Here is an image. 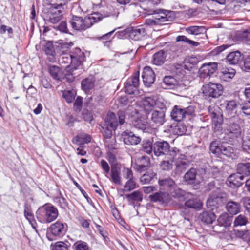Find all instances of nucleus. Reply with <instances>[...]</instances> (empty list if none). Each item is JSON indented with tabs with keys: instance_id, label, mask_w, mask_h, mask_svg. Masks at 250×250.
<instances>
[{
	"instance_id": "nucleus-9",
	"label": "nucleus",
	"mask_w": 250,
	"mask_h": 250,
	"mask_svg": "<svg viewBox=\"0 0 250 250\" xmlns=\"http://www.w3.org/2000/svg\"><path fill=\"white\" fill-rule=\"evenodd\" d=\"M223 90V86L220 83L211 82L204 85L202 87L203 95L206 99L219 97L222 94Z\"/></svg>"
},
{
	"instance_id": "nucleus-44",
	"label": "nucleus",
	"mask_w": 250,
	"mask_h": 250,
	"mask_svg": "<svg viewBox=\"0 0 250 250\" xmlns=\"http://www.w3.org/2000/svg\"><path fill=\"white\" fill-rule=\"evenodd\" d=\"M185 207L188 208L193 209H200L202 207V203L197 199H190L185 202Z\"/></svg>"
},
{
	"instance_id": "nucleus-39",
	"label": "nucleus",
	"mask_w": 250,
	"mask_h": 250,
	"mask_svg": "<svg viewBox=\"0 0 250 250\" xmlns=\"http://www.w3.org/2000/svg\"><path fill=\"white\" fill-rule=\"evenodd\" d=\"M165 52L161 50L153 55L152 62L155 65H161L165 62Z\"/></svg>"
},
{
	"instance_id": "nucleus-58",
	"label": "nucleus",
	"mask_w": 250,
	"mask_h": 250,
	"mask_svg": "<svg viewBox=\"0 0 250 250\" xmlns=\"http://www.w3.org/2000/svg\"><path fill=\"white\" fill-rule=\"evenodd\" d=\"M52 250H68V245L63 242H57L52 246Z\"/></svg>"
},
{
	"instance_id": "nucleus-25",
	"label": "nucleus",
	"mask_w": 250,
	"mask_h": 250,
	"mask_svg": "<svg viewBox=\"0 0 250 250\" xmlns=\"http://www.w3.org/2000/svg\"><path fill=\"white\" fill-rule=\"evenodd\" d=\"M244 55L239 51H236L229 53L226 57L228 62L232 65L237 64L242 61Z\"/></svg>"
},
{
	"instance_id": "nucleus-63",
	"label": "nucleus",
	"mask_w": 250,
	"mask_h": 250,
	"mask_svg": "<svg viewBox=\"0 0 250 250\" xmlns=\"http://www.w3.org/2000/svg\"><path fill=\"white\" fill-rule=\"evenodd\" d=\"M175 129L178 135H182L186 133L187 127L183 123H179L176 126Z\"/></svg>"
},
{
	"instance_id": "nucleus-6",
	"label": "nucleus",
	"mask_w": 250,
	"mask_h": 250,
	"mask_svg": "<svg viewBox=\"0 0 250 250\" xmlns=\"http://www.w3.org/2000/svg\"><path fill=\"white\" fill-rule=\"evenodd\" d=\"M117 126L118 122L115 114L113 112L108 113L101 130L104 137L107 139L111 138L113 130H115Z\"/></svg>"
},
{
	"instance_id": "nucleus-45",
	"label": "nucleus",
	"mask_w": 250,
	"mask_h": 250,
	"mask_svg": "<svg viewBox=\"0 0 250 250\" xmlns=\"http://www.w3.org/2000/svg\"><path fill=\"white\" fill-rule=\"evenodd\" d=\"M158 183L160 188H162L164 190L168 191V189L175 184L174 181L170 178L159 180Z\"/></svg>"
},
{
	"instance_id": "nucleus-14",
	"label": "nucleus",
	"mask_w": 250,
	"mask_h": 250,
	"mask_svg": "<svg viewBox=\"0 0 250 250\" xmlns=\"http://www.w3.org/2000/svg\"><path fill=\"white\" fill-rule=\"evenodd\" d=\"M137 116L134 117L132 121V125L136 128L146 131L149 128L148 122V116L146 114H142L137 112Z\"/></svg>"
},
{
	"instance_id": "nucleus-22",
	"label": "nucleus",
	"mask_w": 250,
	"mask_h": 250,
	"mask_svg": "<svg viewBox=\"0 0 250 250\" xmlns=\"http://www.w3.org/2000/svg\"><path fill=\"white\" fill-rule=\"evenodd\" d=\"M127 31L128 32V38L134 41H138L141 39L143 36L144 29L130 27L127 28Z\"/></svg>"
},
{
	"instance_id": "nucleus-52",
	"label": "nucleus",
	"mask_w": 250,
	"mask_h": 250,
	"mask_svg": "<svg viewBox=\"0 0 250 250\" xmlns=\"http://www.w3.org/2000/svg\"><path fill=\"white\" fill-rule=\"evenodd\" d=\"M185 118L190 119L191 117L195 115V107L192 105H189L186 108H183Z\"/></svg>"
},
{
	"instance_id": "nucleus-26",
	"label": "nucleus",
	"mask_w": 250,
	"mask_h": 250,
	"mask_svg": "<svg viewBox=\"0 0 250 250\" xmlns=\"http://www.w3.org/2000/svg\"><path fill=\"white\" fill-rule=\"evenodd\" d=\"M163 86L165 89H174L179 85V81L172 76H165L163 79Z\"/></svg>"
},
{
	"instance_id": "nucleus-47",
	"label": "nucleus",
	"mask_w": 250,
	"mask_h": 250,
	"mask_svg": "<svg viewBox=\"0 0 250 250\" xmlns=\"http://www.w3.org/2000/svg\"><path fill=\"white\" fill-rule=\"evenodd\" d=\"M156 174L153 171H147L140 177V182L142 184H147L150 183Z\"/></svg>"
},
{
	"instance_id": "nucleus-36",
	"label": "nucleus",
	"mask_w": 250,
	"mask_h": 250,
	"mask_svg": "<svg viewBox=\"0 0 250 250\" xmlns=\"http://www.w3.org/2000/svg\"><path fill=\"white\" fill-rule=\"evenodd\" d=\"M241 205L239 203L234 201H229L226 205L227 211L231 215L238 213L240 210Z\"/></svg>"
},
{
	"instance_id": "nucleus-20",
	"label": "nucleus",
	"mask_w": 250,
	"mask_h": 250,
	"mask_svg": "<svg viewBox=\"0 0 250 250\" xmlns=\"http://www.w3.org/2000/svg\"><path fill=\"white\" fill-rule=\"evenodd\" d=\"M244 176L238 172L230 175L227 180V184L231 188H239L243 184Z\"/></svg>"
},
{
	"instance_id": "nucleus-61",
	"label": "nucleus",
	"mask_w": 250,
	"mask_h": 250,
	"mask_svg": "<svg viewBox=\"0 0 250 250\" xmlns=\"http://www.w3.org/2000/svg\"><path fill=\"white\" fill-rule=\"evenodd\" d=\"M247 222L248 221L246 218L242 215H240L235 218L234 223L235 226H238L245 225Z\"/></svg>"
},
{
	"instance_id": "nucleus-51",
	"label": "nucleus",
	"mask_w": 250,
	"mask_h": 250,
	"mask_svg": "<svg viewBox=\"0 0 250 250\" xmlns=\"http://www.w3.org/2000/svg\"><path fill=\"white\" fill-rule=\"evenodd\" d=\"M177 42H183L188 43L190 46H198L200 43L198 42L191 40L184 35L178 36L176 38Z\"/></svg>"
},
{
	"instance_id": "nucleus-4",
	"label": "nucleus",
	"mask_w": 250,
	"mask_h": 250,
	"mask_svg": "<svg viewBox=\"0 0 250 250\" xmlns=\"http://www.w3.org/2000/svg\"><path fill=\"white\" fill-rule=\"evenodd\" d=\"M240 133L241 127L238 123V117L234 116L225 120L223 133L234 139L237 138L240 135Z\"/></svg>"
},
{
	"instance_id": "nucleus-55",
	"label": "nucleus",
	"mask_w": 250,
	"mask_h": 250,
	"mask_svg": "<svg viewBox=\"0 0 250 250\" xmlns=\"http://www.w3.org/2000/svg\"><path fill=\"white\" fill-rule=\"evenodd\" d=\"M62 97L68 103H71L75 98V95L73 92L71 90L63 91Z\"/></svg>"
},
{
	"instance_id": "nucleus-28",
	"label": "nucleus",
	"mask_w": 250,
	"mask_h": 250,
	"mask_svg": "<svg viewBox=\"0 0 250 250\" xmlns=\"http://www.w3.org/2000/svg\"><path fill=\"white\" fill-rule=\"evenodd\" d=\"M153 146H154V142L153 143V139H145L142 141L141 147L140 150L148 154H150L154 151Z\"/></svg>"
},
{
	"instance_id": "nucleus-64",
	"label": "nucleus",
	"mask_w": 250,
	"mask_h": 250,
	"mask_svg": "<svg viewBox=\"0 0 250 250\" xmlns=\"http://www.w3.org/2000/svg\"><path fill=\"white\" fill-rule=\"evenodd\" d=\"M241 110L246 116H250V101L241 105Z\"/></svg>"
},
{
	"instance_id": "nucleus-29",
	"label": "nucleus",
	"mask_w": 250,
	"mask_h": 250,
	"mask_svg": "<svg viewBox=\"0 0 250 250\" xmlns=\"http://www.w3.org/2000/svg\"><path fill=\"white\" fill-rule=\"evenodd\" d=\"M170 116L171 118L177 122H181L185 119L183 108L180 106L175 105L172 109Z\"/></svg>"
},
{
	"instance_id": "nucleus-1",
	"label": "nucleus",
	"mask_w": 250,
	"mask_h": 250,
	"mask_svg": "<svg viewBox=\"0 0 250 250\" xmlns=\"http://www.w3.org/2000/svg\"><path fill=\"white\" fill-rule=\"evenodd\" d=\"M153 153L157 157L165 156V159L175 160L179 150L176 147L170 148L168 142L159 140L154 142Z\"/></svg>"
},
{
	"instance_id": "nucleus-62",
	"label": "nucleus",
	"mask_w": 250,
	"mask_h": 250,
	"mask_svg": "<svg viewBox=\"0 0 250 250\" xmlns=\"http://www.w3.org/2000/svg\"><path fill=\"white\" fill-rule=\"evenodd\" d=\"M83 98L78 96L73 104V108L75 111H81L83 107Z\"/></svg>"
},
{
	"instance_id": "nucleus-56",
	"label": "nucleus",
	"mask_w": 250,
	"mask_h": 250,
	"mask_svg": "<svg viewBox=\"0 0 250 250\" xmlns=\"http://www.w3.org/2000/svg\"><path fill=\"white\" fill-rule=\"evenodd\" d=\"M82 116L85 121L91 122L93 120V114L87 108H84L82 112Z\"/></svg>"
},
{
	"instance_id": "nucleus-57",
	"label": "nucleus",
	"mask_w": 250,
	"mask_h": 250,
	"mask_svg": "<svg viewBox=\"0 0 250 250\" xmlns=\"http://www.w3.org/2000/svg\"><path fill=\"white\" fill-rule=\"evenodd\" d=\"M221 151V154L225 155L227 157H230L231 154L234 152V149L231 146H226L223 144Z\"/></svg>"
},
{
	"instance_id": "nucleus-27",
	"label": "nucleus",
	"mask_w": 250,
	"mask_h": 250,
	"mask_svg": "<svg viewBox=\"0 0 250 250\" xmlns=\"http://www.w3.org/2000/svg\"><path fill=\"white\" fill-rule=\"evenodd\" d=\"M120 169L116 165H112L111 167L110 177L112 182L117 185L122 184Z\"/></svg>"
},
{
	"instance_id": "nucleus-30",
	"label": "nucleus",
	"mask_w": 250,
	"mask_h": 250,
	"mask_svg": "<svg viewBox=\"0 0 250 250\" xmlns=\"http://www.w3.org/2000/svg\"><path fill=\"white\" fill-rule=\"evenodd\" d=\"M181 156L180 158H178L175 164V171L176 173L179 174L185 171L189 166L188 163L186 159H184V160H182V159H183L184 157H185V156L181 155Z\"/></svg>"
},
{
	"instance_id": "nucleus-37",
	"label": "nucleus",
	"mask_w": 250,
	"mask_h": 250,
	"mask_svg": "<svg viewBox=\"0 0 250 250\" xmlns=\"http://www.w3.org/2000/svg\"><path fill=\"white\" fill-rule=\"evenodd\" d=\"M223 144L220 141L215 140L211 142L209 146V150L213 154L216 155H220L221 154L222 147H223Z\"/></svg>"
},
{
	"instance_id": "nucleus-5",
	"label": "nucleus",
	"mask_w": 250,
	"mask_h": 250,
	"mask_svg": "<svg viewBox=\"0 0 250 250\" xmlns=\"http://www.w3.org/2000/svg\"><path fill=\"white\" fill-rule=\"evenodd\" d=\"M227 201L226 193L217 189L213 191L209 195L207 201V206L210 207V209L214 210L224 205Z\"/></svg>"
},
{
	"instance_id": "nucleus-24",
	"label": "nucleus",
	"mask_w": 250,
	"mask_h": 250,
	"mask_svg": "<svg viewBox=\"0 0 250 250\" xmlns=\"http://www.w3.org/2000/svg\"><path fill=\"white\" fill-rule=\"evenodd\" d=\"M151 120L156 125H163L165 122V112L154 109L151 114Z\"/></svg>"
},
{
	"instance_id": "nucleus-3",
	"label": "nucleus",
	"mask_w": 250,
	"mask_h": 250,
	"mask_svg": "<svg viewBox=\"0 0 250 250\" xmlns=\"http://www.w3.org/2000/svg\"><path fill=\"white\" fill-rule=\"evenodd\" d=\"M208 110L212 120L213 131L217 135L223 134L224 122L221 108L217 105H210Z\"/></svg>"
},
{
	"instance_id": "nucleus-54",
	"label": "nucleus",
	"mask_w": 250,
	"mask_h": 250,
	"mask_svg": "<svg viewBox=\"0 0 250 250\" xmlns=\"http://www.w3.org/2000/svg\"><path fill=\"white\" fill-rule=\"evenodd\" d=\"M166 159V160L162 161L160 164V167L163 170H169L172 168V164L171 163L173 162L174 160Z\"/></svg>"
},
{
	"instance_id": "nucleus-46",
	"label": "nucleus",
	"mask_w": 250,
	"mask_h": 250,
	"mask_svg": "<svg viewBox=\"0 0 250 250\" xmlns=\"http://www.w3.org/2000/svg\"><path fill=\"white\" fill-rule=\"evenodd\" d=\"M54 200L58 204V205L62 209L66 210L69 209L68 203L66 200L63 196L62 194L60 191L59 195L54 198Z\"/></svg>"
},
{
	"instance_id": "nucleus-48",
	"label": "nucleus",
	"mask_w": 250,
	"mask_h": 250,
	"mask_svg": "<svg viewBox=\"0 0 250 250\" xmlns=\"http://www.w3.org/2000/svg\"><path fill=\"white\" fill-rule=\"evenodd\" d=\"M138 188V186L134 179H129L125 183L124 186V189H122V191L123 192L125 191L130 192Z\"/></svg>"
},
{
	"instance_id": "nucleus-33",
	"label": "nucleus",
	"mask_w": 250,
	"mask_h": 250,
	"mask_svg": "<svg viewBox=\"0 0 250 250\" xmlns=\"http://www.w3.org/2000/svg\"><path fill=\"white\" fill-rule=\"evenodd\" d=\"M201 221L206 224H212L216 219L215 214L211 211H204L199 215Z\"/></svg>"
},
{
	"instance_id": "nucleus-32",
	"label": "nucleus",
	"mask_w": 250,
	"mask_h": 250,
	"mask_svg": "<svg viewBox=\"0 0 250 250\" xmlns=\"http://www.w3.org/2000/svg\"><path fill=\"white\" fill-rule=\"evenodd\" d=\"M91 137L87 134L77 135L73 138L72 142L74 144L78 145H84L91 142Z\"/></svg>"
},
{
	"instance_id": "nucleus-34",
	"label": "nucleus",
	"mask_w": 250,
	"mask_h": 250,
	"mask_svg": "<svg viewBox=\"0 0 250 250\" xmlns=\"http://www.w3.org/2000/svg\"><path fill=\"white\" fill-rule=\"evenodd\" d=\"M48 71L54 80L61 81L62 69L60 67L56 65H49Z\"/></svg>"
},
{
	"instance_id": "nucleus-7",
	"label": "nucleus",
	"mask_w": 250,
	"mask_h": 250,
	"mask_svg": "<svg viewBox=\"0 0 250 250\" xmlns=\"http://www.w3.org/2000/svg\"><path fill=\"white\" fill-rule=\"evenodd\" d=\"M67 225L61 221H57L51 225L46 233V237L50 241H53L56 237L60 238L65 233Z\"/></svg>"
},
{
	"instance_id": "nucleus-53",
	"label": "nucleus",
	"mask_w": 250,
	"mask_h": 250,
	"mask_svg": "<svg viewBox=\"0 0 250 250\" xmlns=\"http://www.w3.org/2000/svg\"><path fill=\"white\" fill-rule=\"evenodd\" d=\"M74 247L75 250H90L87 243L83 241H77L74 244Z\"/></svg>"
},
{
	"instance_id": "nucleus-17",
	"label": "nucleus",
	"mask_w": 250,
	"mask_h": 250,
	"mask_svg": "<svg viewBox=\"0 0 250 250\" xmlns=\"http://www.w3.org/2000/svg\"><path fill=\"white\" fill-rule=\"evenodd\" d=\"M142 78L144 85L150 87L155 81V74L149 66H145L143 70Z\"/></svg>"
},
{
	"instance_id": "nucleus-59",
	"label": "nucleus",
	"mask_w": 250,
	"mask_h": 250,
	"mask_svg": "<svg viewBox=\"0 0 250 250\" xmlns=\"http://www.w3.org/2000/svg\"><path fill=\"white\" fill-rule=\"evenodd\" d=\"M72 67L70 65H68L66 67V69L67 72V73H66L65 75V78L66 79L67 81L69 82H72L75 80V76H73V72L75 70H71Z\"/></svg>"
},
{
	"instance_id": "nucleus-19",
	"label": "nucleus",
	"mask_w": 250,
	"mask_h": 250,
	"mask_svg": "<svg viewBox=\"0 0 250 250\" xmlns=\"http://www.w3.org/2000/svg\"><path fill=\"white\" fill-rule=\"evenodd\" d=\"M217 69V63L216 62H210L204 63L199 70V75L201 78H205L210 76L214 73Z\"/></svg>"
},
{
	"instance_id": "nucleus-23",
	"label": "nucleus",
	"mask_w": 250,
	"mask_h": 250,
	"mask_svg": "<svg viewBox=\"0 0 250 250\" xmlns=\"http://www.w3.org/2000/svg\"><path fill=\"white\" fill-rule=\"evenodd\" d=\"M156 104L155 100L150 97H145L141 101V106L146 112L145 114H149L150 112L154 110Z\"/></svg>"
},
{
	"instance_id": "nucleus-40",
	"label": "nucleus",
	"mask_w": 250,
	"mask_h": 250,
	"mask_svg": "<svg viewBox=\"0 0 250 250\" xmlns=\"http://www.w3.org/2000/svg\"><path fill=\"white\" fill-rule=\"evenodd\" d=\"M125 197L128 202L137 201L142 202L143 199V195L139 190H136L133 192L125 195Z\"/></svg>"
},
{
	"instance_id": "nucleus-38",
	"label": "nucleus",
	"mask_w": 250,
	"mask_h": 250,
	"mask_svg": "<svg viewBox=\"0 0 250 250\" xmlns=\"http://www.w3.org/2000/svg\"><path fill=\"white\" fill-rule=\"evenodd\" d=\"M237 171L244 177L250 175V163H240L237 166Z\"/></svg>"
},
{
	"instance_id": "nucleus-10",
	"label": "nucleus",
	"mask_w": 250,
	"mask_h": 250,
	"mask_svg": "<svg viewBox=\"0 0 250 250\" xmlns=\"http://www.w3.org/2000/svg\"><path fill=\"white\" fill-rule=\"evenodd\" d=\"M63 11L64 7L59 8L57 5L49 3L48 7L44 8L43 12L46 14V18L49 21L54 24L61 20Z\"/></svg>"
},
{
	"instance_id": "nucleus-42",
	"label": "nucleus",
	"mask_w": 250,
	"mask_h": 250,
	"mask_svg": "<svg viewBox=\"0 0 250 250\" xmlns=\"http://www.w3.org/2000/svg\"><path fill=\"white\" fill-rule=\"evenodd\" d=\"M231 219L227 213H223L217 219V223L221 226L227 227L230 226L231 222Z\"/></svg>"
},
{
	"instance_id": "nucleus-31",
	"label": "nucleus",
	"mask_w": 250,
	"mask_h": 250,
	"mask_svg": "<svg viewBox=\"0 0 250 250\" xmlns=\"http://www.w3.org/2000/svg\"><path fill=\"white\" fill-rule=\"evenodd\" d=\"M95 79L93 77L85 78L81 82L82 89L86 93H88L94 87Z\"/></svg>"
},
{
	"instance_id": "nucleus-35",
	"label": "nucleus",
	"mask_w": 250,
	"mask_h": 250,
	"mask_svg": "<svg viewBox=\"0 0 250 250\" xmlns=\"http://www.w3.org/2000/svg\"><path fill=\"white\" fill-rule=\"evenodd\" d=\"M197 170L194 168H190L184 175V181L188 184H193L195 183Z\"/></svg>"
},
{
	"instance_id": "nucleus-8",
	"label": "nucleus",
	"mask_w": 250,
	"mask_h": 250,
	"mask_svg": "<svg viewBox=\"0 0 250 250\" xmlns=\"http://www.w3.org/2000/svg\"><path fill=\"white\" fill-rule=\"evenodd\" d=\"M140 72L135 71L129 77L124 83L125 92L130 95H137L139 93Z\"/></svg>"
},
{
	"instance_id": "nucleus-43",
	"label": "nucleus",
	"mask_w": 250,
	"mask_h": 250,
	"mask_svg": "<svg viewBox=\"0 0 250 250\" xmlns=\"http://www.w3.org/2000/svg\"><path fill=\"white\" fill-rule=\"evenodd\" d=\"M221 78L225 81H229L232 79L236 73L235 70L233 68H225L221 72Z\"/></svg>"
},
{
	"instance_id": "nucleus-21",
	"label": "nucleus",
	"mask_w": 250,
	"mask_h": 250,
	"mask_svg": "<svg viewBox=\"0 0 250 250\" xmlns=\"http://www.w3.org/2000/svg\"><path fill=\"white\" fill-rule=\"evenodd\" d=\"M43 50L47 55L49 62H56V52L52 42L48 41L46 42L43 45Z\"/></svg>"
},
{
	"instance_id": "nucleus-50",
	"label": "nucleus",
	"mask_w": 250,
	"mask_h": 250,
	"mask_svg": "<svg viewBox=\"0 0 250 250\" xmlns=\"http://www.w3.org/2000/svg\"><path fill=\"white\" fill-rule=\"evenodd\" d=\"M197 59L196 57H190L184 60V68L188 70H190L192 68L193 66L195 65L197 63Z\"/></svg>"
},
{
	"instance_id": "nucleus-60",
	"label": "nucleus",
	"mask_w": 250,
	"mask_h": 250,
	"mask_svg": "<svg viewBox=\"0 0 250 250\" xmlns=\"http://www.w3.org/2000/svg\"><path fill=\"white\" fill-rule=\"evenodd\" d=\"M57 29L62 33L72 34L67 27V24L66 21H62L57 26Z\"/></svg>"
},
{
	"instance_id": "nucleus-11",
	"label": "nucleus",
	"mask_w": 250,
	"mask_h": 250,
	"mask_svg": "<svg viewBox=\"0 0 250 250\" xmlns=\"http://www.w3.org/2000/svg\"><path fill=\"white\" fill-rule=\"evenodd\" d=\"M148 12V15H155L153 18L159 22V25L163 24L166 21H171L173 19V11L159 9L150 10Z\"/></svg>"
},
{
	"instance_id": "nucleus-12",
	"label": "nucleus",
	"mask_w": 250,
	"mask_h": 250,
	"mask_svg": "<svg viewBox=\"0 0 250 250\" xmlns=\"http://www.w3.org/2000/svg\"><path fill=\"white\" fill-rule=\"evenodd\" d=\"M150 201L153 203H159L161 205H167L171 200V196L168 191L160 188L159 191L149 196Z\"/></svg>"
},
{
	"instance_id": "nucleus-41",
	"label": "nucleus",
	"mask_w": 250,
	"mask_h": 250,
	"mask_svg": "<svg viewBox=\"0 0 250 250\" xmlns=\"http://www.w3.org/2000/svg\"><path fill=\"white\" fill-rule=\"evenodd\" d=\"M186 31L190 34L198 35L206 32V29L203 26H191L187 28Z\"/></svg>"
},
{
	"instance_id": "nucleus-15",
	"label": "nucleus",
	"mask_w": 250,
	"mask_h": 250,
	"mask_svg": "<svg viewBox=\"0 0 250 250\" xmlns=\"http://www.w3.org/2000/svg\"><path fill=\"white\" fill-rule=\"evenodd\" d=\"M136 171L141 173L147 170L150 167V160L148 156H142L135 159L132 164Z\"/></svg>"
},
{
	"instance_id": "nucleus-16",
	"label": "nucleus",
	"mask_w": 250,
	"mask_h": 250,
	"mask_svg": "<svg viewBox=\"0 0 250 250\" xmlns=\"http://www.w3.org/2000/svg\"><path fill=\"white\" fill-rule=\"evenodd\" d=\"M72 29L75 31H84L90 26L85 24V21L82 17L72 15L69 21Z\"/></svg>"
},
{
	"instance_id": "nucleus-2",
	"label": "nucleus",
	"mask_w": 250,
	"mask_h": 250,
	"mask_svg": "<svg viewBox=\"0 0 250 250\" xmlns=\"http://www.w3.org/2000/svg\"><path fill=\"white\" fill-rule=\"evenodd\" d=\"M38 220L42 223H49L54 221L58 216L57 208L50 203L39 208L36 212Z\"/></svg>"
},
{
	"instance_id": "nucleus-49",
	"label": "nucleus",
	"mask_w": 250,
	"mask_h": 250,
	"mask_svg": "<svg viewBox=\"0 0 250 250\" xmlns=\"http://www.w3.org/2000/svg\"><path fill=\"white\" fill-rule=\"evenodd\" d=\"M225 109L229 113L236 112L237 104L235 100L225 101Z\"/></svg>"
},
{
	"instance_id": "nucleus-13",
	"label": "nucleus",
	"mask_w": 250,
	"mask_h": 250,
	"mask_svg": "<svg viewBox=\"0 0 250 250\" xmlns=\"http://www.w3.org/2000/svg\"><path fill=\"white\" fill-rule=\"evenodd\" d=\"M71 70H76L85 60L84 53L79 48H75L70 54Z\"/></svg>"
},
{
	"instance_id": "nucleus-18",
	"label": "nucleus",
	"mask_w": 250,
	"mask_h": 250,
	"mask_svg": "<svg viewBox=\"0 0 250 250\" xmlns=\"http://www.w3.org/2000/svg\"><path fill=\"white\" fill-rule=\"evenodd\" d=\"M121 137L124 143L127 145H136L141 143V138L136 136L133 132L129 130L123 131Z\"/></svg>"
}]
</instances>
